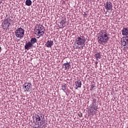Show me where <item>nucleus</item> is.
Returning a JSON list of instances; mask_svg holds the SVG:
<instances>
[{
	"label": "nucleus",
	"instance_id": "nucleus-1",
	"mask_svg": "<svg viewBox=\"0 0 128 128\" xmlns=\"http://www.w3.org/2000/svg\"><path fill=\"white\" fill-rule=\"evenodd\" d=\"M75 44L78 46H86V38L84 36H78L76 38Z\"/></svg>",
	"mask_w": 128,
	"mask_h": 128
},
{
	"label": "nucleus",
	"instance_id": "nucleus-2",
	"mask_svg": "<svg viewBox=\"0 0 128 128\" xmlns=\"http://www.w3.org/2000/svg\"><path fill=\"white\" fill-rule=\"evenodd\" d=\"M15 34L16 38H24V30L22 28H18L15 32Z\"/></svg>",
	"mask_w": 128,
	"mask_h": 128
},
{
	"label": "nucleus",
	"instance_id": "nucleus-3",
	"mask_svg": "<svg viewBox=\"0 0 128 128\" xmlns=\"http://www.w3.org/2000/svg\"><path fill=\"white\" fill-rule=\"evenodd\" d=\"M98 42L100 44H102L103 42H106L108 41V34H104V36H100L98 38Z\"/></svg>",
	"mask_w": 128,
	"mask_h": 128
},
{
	"label": "nucleus",
	"instance_id": "nucleus-4",
	"mask_svg": "<svg viewBox=\"0 0 128 128\" xmlns=\"http://www.w3.org/2000/svg\"><path fill=\"white\" fill-rule=\"evenodd\" d=\"M30 86H32L31 83L25 82L24 84V90H25V92H30L32 90V87H30Z\"/></svg>",
	"mask_w": 128,
	"mask_h": 128
},
{
	"label": "nucleus",
	"instance_id": "nucleus-5",
	"mask_svg": "<svg viewBox=\"0 0 128 128\" xmlns=\"http://www.w3.org/2000/svg\"><path fill=\"white\" fill-rule=\"evenodd\" d=\"M104 8L106 10H112V4L110 2H107L104 4Z\"/></svg>",
	"mask_w": 128,
	"mask_h": 128
},
{
	"label": "nucleus",
	"instance_id": "nucleus-6",
	"mask_svg": "<svg viewBox=\"0 0 128 128\" xmlns=\"http://www.w3.org/2000/svg\"><path fill=\"white\" fill-rule=\"evenodd\" d=\"M128 37L123 38V40H121V46H126V48H128Z\"/></svg>",
	"mask_w": 128,
	"mask_h": 128
},
{
	"label": "nucleus",
	"instance_id": "nucleus-7",
	"mask_svg": "<svg viewBox=\"0 0 128 128\" xmlns=\"http://www.w3.org/2000/svg\"><path fill=\"white\" fill-rule=\"evenodd\" d=\"M34 46L30 42H26V44L24 46L25 50H30Z\"/></svg>",
	"mask_w": 128,
	"mask_h": 128
},
{
	"label": "nucleus",
	"instance_id": "nucleus-8",
	"mask_svg": "<svg viewBox=\"0 0 128 128\" xmlns=\"http://www.w3.org/2000/svg\"><path fill=\"white\" fill-rule=\"evenodd\" d=\"M53 45L54 41L52 40H48L45 44V46H46V48H52V46Z\"/></svg>",
	"mask_w": 128,
	"mask_h": 128
},
{
	"label": "nucleus",
	"instance_id": "nucleus-9",
	"mask_svg": "<svg viewBox=\"0 0 128 128\" xmlns=\"http://www.w3.org/2000/svg\"><path fill=\"white\" fill-rule=\"evenodd\" d=\"M62 66L63 68H64L66 70H69L70 67V62H68L67 61L66 63L63 64Z\"/></svg>",
	"mask_w": 128,
	"mask_h": 128
},
{
	"label": "nucleus",
	"instance_id": "nucleus-10",
	"mask_svg": "<svg viewBox=\"0 0 128 128\" xmlns=\"http://www.w3.org/2000/svg\"><path fill=\"white\" fill-rule=\"evenodd\" d=\"M122 32V36H128V28H124Z\"/></svg>",
	"mask_w": 128,
	"mask_h": 128
},
{
	"label": "nucleus",
	"instance_id": "nucleus-11",
	"mask_svg": "<svg viewBox=\"0 0 128 128\" xmlns=\"http://www.w3.org/2000/svg\"><path fill=\"white\" fill-rule=\"evenodd\" d=\"M36 28L38 31V34H40V30H42L43 28H44V26L42 24H40L38 26H37L36 27Z\"/></svg>",
	"mask_w": 128,
	"mask_h": 128
},
{
	"label": "nucleus",
	"instance_id": "nucleus-12",
	"mask_svg": "<svg viewBox=\"0 0 128 128\" xmlns=\"http://www.w3.org/2000/svg\"><path fill=\"white\" fill-rule=\"evenodd\" d=\"M66 18H64V20H61V22H60V24L62 26V27L61 28H64V26H66Z\"/></svg>",
	"mask_w": 128,
	"mask_h": 128
},
{
	"label": "nucleus",
	"instance_id": "nucleus-13",
	"mask_svg": "<svg viewBox=\"0 0 128 128\" xmlns=\"http://www.w3.org/2000/svg\"><path fill=\"white\" fill-rule=\"evenodd\" d=\"M76 86H77V88H82V81L78 80L76 81L75 82Z\"/></svg>",
	"mask_w": 128,
	"mask_h": 128
},
{
	"label": "nucleus",
	"instance_id": "nucleus-14",
	"mask_svg": "<svg viewBox=\"0 0 128 128\" xmlns=\"http://www.w3.org/2000/svg\"><path fill=\"white\" fill-rule=\"evenodd\" d=\"M94 56L96 58V60H98L100 58V52H96L94 54Z\"/></svg>",
	"mask_w": 128,
	"mask_h": 128
},
{
	"label": "nucleus",
	"instance_id": "nucleus-15",
	"mask_svg": "<svg viewBox=\"0 0 128 128\" xmlns=\"http://www.w3.org/2000/svg\"><path fill=\"white\" fill-rule=\"evenodd\" d=\"M90 108L93 110H98V106H96V104L92 103V106H91Z\"/></svg>",
	"mask_w": 128,
	"mask_h": 128
},
{
	"label": "nucleus",
	"instance_id": "nucleus-16",
	"mask_svg": "<svg viewBox=\"0 0 128 128\" xmlns=\"http://www.w3.org/2000/svg\"><path fill=\"white\" fill-rule=\"evenodd\" d=\"M36 38H32L31 40H30V42L32 45V44H36Z\"/></svg>",
	"mask_w": 128,
	"mask_h": 128
},
{
	"label": "nucleus",
	"instance_id": "nucleus-17",
	"mask_svg": "<svg viewBox=\"0 0 128 128\" xmlns=\"http://www.w3.org/2000/svg\"><path fill=\"white\" fill-rule=\"evenodd\" d=\"M32 2L31 0H26V6H32Z\"/></svg>",
	"mask_w": 128,
	"mask_h": 128
},
{
	"label": "nucleus",
	"instance_id": "nucleus-18",
	"mask_svg": "<svg viewBox=\"0 0 128 128\" xmlns=\"http://www.w3.org/2000/svg\"><path fill=\"white\" fill-rule=\"evenodd\" d=\"M8 24H11L10 22H8V19H4L2 24H3L4 26V25H6Z\"/></svg>",
	"mask_w": 128,
	"mask_h": 128
},
{
	"label": "nucleus",
	"instance_id": "nucleus-19",
	"mask_svg": "<svg viewBox=\"0 0 128 128\" xmlns=\"http://www.w3.org/2000/svg\"><path fill=\"white\" fill-rule=\"evenodd\" d=\"M36 122H40V114L36 115Z\"/></svg>",
	"mask_w": 128,
	"mask_h": 128
},
{
	"label": "nucleus",
	"instance_id": "nucleus-20",
	"mask_svg": "<svg viewBox=\"0 0 128 128\" xmlns=\"http://www.w3.org/2000/svg\"><path fill=\"white\" fill-rule=\"evenodd\" d=\"M44 28H43L42 30H40V36H44Z\"/></svg>",
	"mask_w": 128,
	"mask_h": 128
},
{
	"label": "nucleus",
	"instance_id": "nucleus-21",
	"mask_svg": "<svg viewBox=\"0 0 128 128\" xmlns=\"http://www.w3.org/2000/svg\"><path fill=\"white\" fill-rule=\"evenodd\" d=\"M34 32H35V34H39V36H40V33H38V30H37L36 28H35V29L34 30Z\"/></svg>",
	"mask_w": 128,
	"mask_h": 128
},
{
	"label": "nucleus",
	"instance_id": "nucleus-22",
	"mask_svg": "<svg viewBox=\"0 0 128 128\" xmlns=\"http://www.w3.org/2000/svg\"><path fill=\"white\" fill-rule=\"evenodd\" d=\"M66 86H67L66 84H64L62 86V90H66Z\"/></svg>",
	"mask_w": 128,
	"mask_h": 128
},
{
	"label": "nucleus",
	"instance_id": "nucleus-23",
	"mask_svg": "<svg viewBox=\"0 0 128 128\" xmlns=\"http://www.w3.org/2000/svg\"><path fill=\"white\" fill-rule=\"evenodd\" d=\"M12 18H14L12 16H9L8 17V20L10 22H12Z\"/></svg>",
	"mask_w": 128,
	"mask_h": 128
},
{
	"label": "nucleus",
	"instance_id": "nucleus-24",
	"mask_svg": "<svg viewBox=\"0 0 128 128\" xmlns=\"http://www.w3.org/2000/svg\"><path fill=\"white\" fill-rule=\"evenodd\" d=\"M104 34H106V32H100V36H104Z\"/></svg>",
	"mask_w": 128,
	"mask_h": 128
},
{
	"label": "nucleus",
	"instance_id": "nucleus-25",
	"mask_svg": "<svg viewBox=\"0 0 128 128\" xmlns=\"http://www.w3.org/2000/svg\"><path fill=\"white\" fill-rule=\"evenodd\" d=\"M78 116H80V118H82V112H79L78 113Z\"/></svg>",
	"mask_w": 128,
	"mask_h": 128
},
{
	"label": "nucleus",
	"instance_id": "nucleus-26",
	"mask_svg": "<svg viewBox=\"0 0 128 128\" xmlns=\"http://www.w3.org/2000/svg\"><path fill=\"white\" fill-rule=\"evenodd\" d=\"M40 118H41L42 120L43 119V118H44V115H40Z\"/></svg>",
	"mask_w": 128,
	"mask_h": 128
},
{
	"label": "nucleus",
	"instance_id": "nucleus-27",
	"mask_svg": "<svg viewBox=\"0 0 128 128\" xmlns=\"http://www.w3.org/2000/svg\"><path fill=\"white\" fill-rule=\"evenodd\" d=\"M96 100L93 99V100H92V104H96Z\"/></svg>",
	"mask_w": 128,
	"mask_h": 128
},
{
	"label": "nucleus",
	"instance_id": "nucleus-28",
	"mask_svg": "<svg viewBox=\"0 0 128 128\" xmlns=\"http://www.w3.org/2000/svg\"><path fill=\"white\" fill-rule=\"evenodd\" d=\"M94 84H92L91 86V88H92V90H94Z\"/></svg>",
	"mask_w": 128,
	"mask_h": 128
},
{
	"label": "nucleus",
	"instance_id": "nucleus-29",
	"mask_svg": "<svg viewBox=\"0 0 128 128\" xmlns=\"http://www.w3.org/2000/svg\"><path fill=\"white\" fill-rule=\"evenodd\" d=\"M41 122H46V120H44V118L42 119Z\"/></svg>",
	"mask_w": 128,
	"mask_h": 128
},
{
	"label": "nucleus",
	"instance_id": "nucleus-30",
	"mask_svg": "<svg viewBox=\"0 0 128 128\" xmlns=\"http://www.w3.org/2000/svg\"><path fill=\"white\" fill-rule=\"evenodd\" d=\"M90 114H92L94 112V109H92V110H90Z\"/></svg>",
	"mask_w": 128,
	"mask_h": 128
},
{
	"label": "nucleus",
	"instance_id": "nucleus-31",
	"mask_svg": "<svg viewBox=\"0 0 128 128\" xmlns=\"http://www.w3.org/2000/svg\"><path fill=\"white\" fill-rule=\"evenodd\" d=\"M42 126H44V128H46V125L44 124V125Z\"/></svg>",
	"mask_w": 128,
	"mask_h": 128
},
{
	"label": "nucleus",
	"instance_id": "nucleus-32",
	"mask_svg": "<svg viewBox=\"0 0 128 128\" xmlns=\"http://www.w3.org/2000/svg\"><path fill=\"white\" fill-rule=\"evenodd\" d=\"M2 0H0V4H2Z\"/></svg>",
	"mask_w": 128,
	"mask_h": 128
},
{
	"label": "nucleus",
	"instance_id": "nucleus-33",
	"mask_svg": "<svg viewBox=\"0 0 128 128\" xmlns=\"http://www.w3.org/2000/svg\"><path fill=\"white\" fill-rule=\"evenodd\" d=\"M2 52V47L0 46V52Z\"/></svg>",
	"mask_w": 128,
	"mask_h": 128
},
{
	"label": "nucleus",
	"instance_id": "nucleus-34",
	"mask_svg": "<svg viewBox=\"0 0 128 128\" xmlns=\"http://www.w3.org/2000/svg\"><path fill=\"white\" fill-rule=\"evenodd\" d=\"M84 14H85L86 16V12H84Z\"/></svg>",
	"mask_w": 128,
	"mask_h": 128
},
{
	"label": "nucleus",
	"instance_id": "nucleus-35",
	"mask_svg": "<svg viewBox=\"0 0 128 128\" xmlns=\"http://www.w3.org/2000/svg\"><path fill=\"white\" fill-rule=\"evenodd\" d=\"M37 124H38V122H37Z\"/></svg>",
	"mask_w": 128,
	"mask_h": 128
},
{
	"label": "nucleus",
	"instance_id": "nucleus-36",
	"mask_svg": "<svg viewBox=\"0 0 128 128\" xmlns=\"http://www.w3.org/2000/svg\"><path fill=\"white\" fill-rule=\"evenodd\" d=\"M88 1L92 0H88Z\"/></svg>",
	"mask_w": 128,
	"mask_h": 128
},
{
	"label": "nucleus",
	"instance_id": "nucleus-37",
	"mask_svg": "<svg viewBox=\"0 0 128 128\" xmlns=\"http://www.w3.org/2000/svg\"><path fill=\"white\" fill-rule=\"evenodd\" d=\"M90 90H92V89H90Z\"/></svg>",
	"mask_w": 128,
	"mask_h": 128
}]
</instances>
